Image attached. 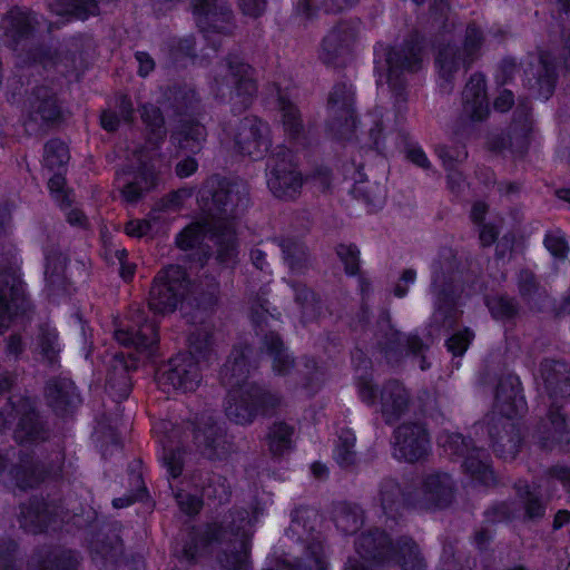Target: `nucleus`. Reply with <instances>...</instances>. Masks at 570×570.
Instances as JSON below:
<instances>
[{
  "label": "nucleus",
  "instance_id": "27",
  "mask_svg": "<svg viewBox=\"0 0 570 570\" xmlns=\"http://www.w3.org/2000/svg\"><path fill=\"white\" fill-rule=\"evenodd\" d=\"M488 434L497 455L504 460L515 458L522 444V435L514 419L491 415Z\"/></svg>",
  "mask_w": 570,
  "mask_h": 570
},
{
  "label": "nucleus",
  "instance_id": "46",
  "mask_svg": "<svg viewBox=\"0 0 570 570\" xmlns=\"http://www.w3.org/2000/svg\"><path fill=\"white\" fill-rule=\"evenodd\" d=\"M219 301L218 288H206L187 295L186 303L181 309V316L188 324H195L200 315L213 313Z\"/></svg>",
  "mask_w": 570,
  "mask_h": 570
},
{
  "label": "nucleus",
  "instance_id": "30",
  "mask_svg": "<svg viewBox=\"0 0 570 570\" xmlns=\"http://www.w3.org/2000/svg\"><path fill=\"white\" fill-rule=\"evenodd\" d=\"M527 410L520 379L507 374L499 380L491 415L514 419Z\"/></svg>",
  "mask_w": 570,
  "mask_h": 570
},
{
  "label": "nucleus",
  "instance_id": "48",
  "mask_svg": "<svg viewBox=\"0 0 570 570\" xmlns=\"http://www.w3.org/2000/svg\"><path fill=\"white\" fill-rule=\"evenodd\" d=\"M294 426L285 421H275L268 426L265 441L273 459H281L294 449Z\"/></svg>",
  "mask_w": 570,
  "mask_h": 570
},
{
  "label": "nucleus",
  "instance_id": "3",
  "mask_svg": "<svg viewBox=\"0 0 570 570\" xmlns=\"http://www.w3.org/2000/svg\"><path fill=\"white\" fill-rule=\"evenodd\" d=\"M10 214L0 207V238L6 234ZM32 304L22 279L18 254L13 248L0 252V335L24 318Z\"/></svg>",
  "mask_w": 570,
  "mask_h": 570
},
{
  "label": "nucleus",
  "instance_id": "4",
  "mask_svg": "<svg viewBox=\"0 0 570 570\" xmlns=\"http://www.w3.org/2000/svg\"><path fill=\"white\" fill-rule=\"evenodd\" d=\"M199 208L213 219L229 220L248 207L249 190L245 184L220 174L209 175L196 193Z\"/></svg>",
  "mask_w": 570,
  "mask_h": 570
},
{
  "label": "nucleus",
  "instance_id": "6",
  "mask_svg": "<svg viewBox=\"0 0 570 570\" xmlns=\"http://www.w3.org/2000/svg\"><path fill=\"white\" fill-rule=\"evenodd\" d=\"M248 512L244 509H229L219 520L207 521L203 525H191L178 554L180 561L195 564L202 553L214 546L226 542L248 524Z\"/></svg>",
  "mask_w": 570,
  "mask_h": 570
},
{
  "label": "nucleus",
  "instance_id": "63",
  "mask_svg": "<svg viewBox=\"0 0 570 570\" xmlns=\"http://www.w3.org/2000/svg\"><path fill=\"white\" fill-rule=\"evenodd\" d=\"M196 187L185 185L160 197L153 206L149 216L154 213H169L180 210L185 202L195 195Z\"/></svg>",
  "mask_w": 570,
  "mask_h": 570
},
{
  "label": "nucleus",
  "instance_id": "24",
  "mask_svg": "<svg viewBox=\"0 0 570 570\" xmlns=\"http://www.w3.org/2000/svg\"><path fill=\"white\" fill-rule=\"evenodd\" d=\"M19 462L8 470V481L20 491L35 489L50 479L52 465L38 460L32 451H19Z\"/></svg>",
  "mask_w": 570,
  "mask_h": 570
},
{
  "label": "nucleus",
  "instance_id": "32",
  "mask_svg": "<svg viewBox=\"0 0 570 570\" xmlns=\"http://www.w3.org/2000/svg\"><path fill=\"white\" fill-rule=\"evenodd\" d=\"M225 60L233 82L230 94L239 99L243 109H247L258 90L257 82L250 75L253 67L237 53L229 52Z\"/></svg>",
  "mask_w": 570,
  "mask_h": 570
},
{
  "label": "nucleus",
  "instance_id": "55",
  "mask_svg": "<svg viewBox=\"0 0 570 570\" xmlns=\"http://www.w3.org/2000/svg\"><path fill=\"white\" fill-rule=\"evenodd\" d=\"M465 474H470L472 481L483 485H490L494 482V474L490 469L489 455L485 450L481 448H473L471 451L465 450Z\"/></svg>",
  "mask_w": 570,
  "mask_h": 570
},
{
  "label": "nucleus",
  "instance_id": "59",
  "mask_svg": "<svg viewBox=\"0 0 570 570\" xmlns=\"http://www.w3.org/2000/svg\"><path fill=\"white\" fill-rule=\"evenodd\" d=\"M209 232H213V229L207 220L191 222L177 233L175 245L180 250H191L203 244Z\"/></svg>",
  "mask_w": 570,
  "mask_h": 570
},
{
  "label": "nucleus",
  "instance_id": "41",
  "mask_svg": "<svg viewBox=\"0 0 570 570\" xmlns=\"http://www.w3.org/2000/svg\"><path fill=\"white\" fill-rule=\"evenodd\" d=\"M168 65L176 70H185L198 58L197 41L194 35L170 37L161 48Z\"/></svg>",
  "mask_w": 570,
  "mask_h": 570
},
{
  "label": "nucleus",
  "instance_id": "60",
  "mask_svg": "<svg viewBox=\"0 0 570 570\" xmlns=\"http://www.w3.org/2000/svg\"><path fill=\"white\" fill-rule=\"evenodd\" d=\"M70 160V149L68 144L59 137L50 138L43 146V166L49 170L66 171Z\"/></svg>",
  "mask_w": 570,
  "mask_h": 570
},
{
  "label": "nucleus",
  "instance_id": "35",
  "mask_svg": "<svg viewBox=\"0 0 570 570\" xmlns=\"http://www.w3.org/2000/svg\"><path fill=\"white\" fill-rule=\"evenodd\" d=\"M207 139V129L197 117L177 119L171 132L170 142L181 151L197 155Z\"/></svg>",
  "mask_w": 570,
  "mask_h": 570
},
{
  "label": "nucleus",
  "instance_id": "49",
  "mask_svg": "<svg viewBox=\"0 0 570 570\" xmlns=\"http://www.w3.org/2000/svg\"><path fill=\"white\" fill-rule=\"evenodd\" d=\"M286 570H331L325 554V546L318 539H312L304 548L302 557L285 563Z\"/></svg>",
  "mask_w": 570,
  "mask_h": 570
},
{
  "label": "nucleus",
  "instance_id": "23",
  "mask_svg": "<svg viewBox=\"0 0 570 570\" xmlns=\"http://www.w3.org/2000/svg\"><path fill=\"white\" fill-rule=\"evenodd\" d=\"M43 396L52 414L63 421L72 419L82 404V396L76 383L63 376L49 379L43 387Z\"/></svg>",
  "mask_w": 570,
  "mask_h": 570
},
{
  "label": "nucleus",
  "instance_id": "40",
  "mask_svg": "<svg viewBox=\"0 0 570 570\" xmlns=\"http://www.w3.org/2000/svg\"><path fill=\"white\" fill-rule=\"evenodd\" d=\"M81 557L71 548L55 547L35 553L30 570H79Z\"/></svg>",
  "mask_w": 570,
  "mask_h": 570
},
{
  "label": "nucleus",
  "instance_id": "1",
  "mask_svg": "<svg viewBox=\"0 0 570 570\" xmlns=\"http://www.w3.org/2000/svg\"><path fill=\"white\" fill-rule=\"evenodd\" d=\"M542 390L550 401L548 422L538 430V442L542 449L552 450L566 443L570 451V431L559 410L570 397V367L561 361L544 360L540 364Z\"/></svg>",
  "mask_w": 570,
  "mask_h": 570
},
{
  "label": "nucleus",
  "instance_id": "7",
  "mask_svg": "<svg viewBox=\"0 0 570 570\" xmlns=\"http://www.w3.org/2000/svg\"><path fill=\"white\" fill-rule=\"evenodd\" d=\"M279 396L262 382L234 384L226 394L225 414L242 426L253 424L259 417H268L279 406Z\"/></svg>",
  "mask_w": 570,
  "mask_h": 570
},
{
  "label": "nucleus",
  "instance_id": "57",
  "mask_svg": "<svg viewBox=\"0 0 570 570\" xmlns=\"http://www.w3.org/2000/svg\"><path fill=\"white\" fill-rule=\"evenodd\" d=\"M401 483L394 478H385L380 482L379 498L384 515L390 520L401 517Z\"/></svg>",
  "mask_w": 570,
  "mask_h": 570
},
{
  "label": "nucleus",
  "instance_id": "2",
  "mask_svg": "<svg viewBox=\"0 0 570 570\" xmlns=\"http://www.w3.org/2000/svg\"><path fill=\"white\" fill-rule=\"evenodd\" d=\"M354 546L360 558L374 566H397L401 570L426 568L417 543L409 535H400L393 540L386 530L373 527L362 531Z\"/></svg>",
  "mask_w": 570,
  "mask_h": 570
},
{
  "label": "nucleus",
  "instance_id": "17",
  "mask_svg": "<svg viewBox=\"0 0 570 570\" xmlns=\"http://www.w3.org/2000/svg\"><path fill=\"white\" fill-rule=\"evenodd\" d=\"M7 405L13 410L16 429L14 439L17 443L33 444L39 441H46L49 435L48 423L40 410L35 397L21 395L17 401L10 396Z\"/></svg>",
  "mask_w": 570,
  "mask_h": 570
},
{
  "label": "nucleus",
  "instance_id": "28",
  "mask_svg": "<svg viewBox=\"0 0 570 570\" xmlns=\"http://www.w3.org/2000/svg\"><path fill=\"white\" fill-rule=\"evenodd\" d=\"M276 110L286 140L295 147L306 148L309 145V138L302 111L281 89L277 91Z\"/></svg>",
  "mask_w": 570,
  "mask_h": 570
},
{
  "label": "nucleus",
  "instance_id": "31",
  "mask_svg": "<svg viewBox=\"0 0 570 570\" xmlns=\"http://www.w3.org/2000/svg\"><path fill=\"white\" fill-rule=\"evenodd\" d=\"M137 368L136 358L127 357L124 353L114 356L106 376V392L112 401L121 403L129 397L132 391L130 373Z\"/></svg>",
  "mask_w": 570,
  "mask_h": 570
},
{
  "label": "nucleus",
  "instance_id": "22",
  "mask_svg": "<svg viewBox=\"0 0 570 570\" xmlns=\"http://www.w3.org/2000/svg\"><path fill=\"white\" fill-rule=\"evenodd\" d=\"M202 380V367L194 355L178 352L165 364L159 384L187 393L196 391Z\"/></svg>",
  "mask_w": 570,
  "mask_h": 570
},
{
  "label": "nucleus",
  "instance_id": "26",
  "mask_svg": "<svg viewBox=\"0 0 570 570\" xmlns=\"http://www.w3.org/2000/svg\"><path fill=\"white\" fill-rule=\"evenodd\" d=\"M116 341L138 352H151L159 344V325L148 316L139 315L137 320L115 330Z\"/></svg>",
  "mask_w": 570,
  "mask_h": 570
},
{
  "label": "nucleus",
  "instance_id": "50",
  "mask_svg": "<svg viewBox=\"0 0 570 570\" xmlns=\"http://www.w3.org/2000/svg\"><path fill=\"white\" fill-rule=\"evenodd\" d=\"M528 110L524 111V122L521 126L520 132L514 131L512 135L491 134L488 138L489 149L497 153L510 150L513 155L522 156L528 147L529 139V125H528Z\"/></svg>",
  "mask_w": 570,
  "mask_h": 570
},
{
  "label": "nucleus",
  "instance_id": "8",
  "mask_svg": "<svg viewBox=\"0 0 570 570\" xmlns=\"http://www.w3.org/2000/svg\"><path fill=\"white\" fill-rule=\"evenodd\" d=\"M426 47L428 38L420 30L411 31L401 46H385V78L395 104H406L407 83L404 73L420 69L422 55Z\"/></svg>",
  "mask_w": 570,
  "mask_h": 570
},
{
  "label": "nucleus",
  "instance_id": "61",
  "mask_svg": "<svg viewBox=\"0 0 570 570\" xmlns=\"http://www.w3.org/2000/svg\"><path fill=\"white\" fill-rule=\"evenodd\" d=\"M517 493L524 510V520L538 521L544 517L547 507L535 488L518 484Z\"/></svg>",
  "mask_w": 570,
  "mask_h": 570
},
{
  "label": "nucleus",
  "instance_id": "36",
  "mask_svg": "<svg viewBox=\"0 0 570 570\" xmlns=\"http://www.w3.org/2000/svg\"><path fill=\"white\" fill-rule=\"evenodd\" d=\"M225 481L214 483L213 479H208L207 484L202 489L200 493L177 492L175 498L179 510L189 518H195L204 508V500L217 501L219 504L228 500L230 495L229 489L225 485Z\"/></svg>",
  "mask_w": 570,
  "mask_h": 570
},
{
  "label": "nucleus",
  "instance_id": "56",
  "mask_svg": "<svg viewBox=\"0 0 570 570\" xmlns=\"http://www.w3.org/2000/svg\"><path fill=\"white\" fill-rule=\"evenodd\" d=\"M358 0H322L321 4H316L314 0H297L294 11L295 13L312 21L318 17L320 11L325 13H340L352 8Z\"/></svg>",
  "mask_w": 570,
  "mask_h": 570
},
{
  "label": "nucleus",
  "instance_id": "38",
  "mask_svg": "<svg viewBox=\"0 0 570 570\" xmlns=\"http://www.w3.org/2000/svg\"><path fill=\"white\" fill-rule=\"evenodd\" d=\"M168 108L178 119L199 115L200 97L194 87L186 83L169 86L164 94Z\"/></svg>",
  "mask_w": 570,
  "mask_h": 570
},
{
  "label": "nucleus",
  "instance_id": "51",
  "mask_svg": "<svg viewBox=\"0 0 570 570\" xmlns=\"http://www.w3.org/2000/svg\"><path fill=\"white\" fill-rule=\"evenodd\" d=\"M347 167L348 165L345 166V178L348 177ZM350 167L353 168L350 178L354 181L350 189V194L354 199L361 202L368 212H372L375 207H379V204L373 188L366 185L367 175L364 170V165L362 163H356V160L353 159Z\"/></svg>",
  "mask_w": 570,
  "mask_h": 570
},
{
  "label": "nucleus",
  "instance_id": "34",
  "mask_svg": "<svg viewBox=\"0 0 570 570\" xmlns=\"http://www.w3.org/2000/svg\"><path fill=\"white\" fill-rule=\"evenodd\" d=\"M3 33L11 47L31 40L38 29V19L29 9L18 6L10 8L3 17Z\"/></svg>",
  "mask_w": 570,
  "mask_h": 570
},
{
  "label": "nucleus",
  "instance_id": "52",
  "mask_svg": "<svg viewBox=\"0 0 570 570\" xmlns=\"http://www.w3.org/2000/svg\"><path fill=\"white\" fill-rule=\"evenodd\" d=\"M294 292V302L298 306L302 321H316L323 311L322 298L318 293L308 287L306 284L295 282L292 285Z\"/></svg>",
  "mask_w": 570,
  "mask_h": 570
},
{
  "label": "nucleus",
  "instance_id": "10",
  "mask_svg": "<svg viewBox=\"0 0 570 570\" xmlns=\"http://www.w3.org/2000/svg\"><path fill=\"white\" fill-rule=\"evenodd\" d=\"M266 184L281 200H295L306 183L297 155L285 145L278 146L266 163Z\"/></svg>",
  "mask_w": 570,
  "mask_h": 570
},
{
  "label": "nucleus",
  "instance_id": "58",
  "mask_svg": "<svg viewBox=\"0 0 570 570\" xmlns=\"http://www.w3.org/2000/svg\"><path fill=\"white\" fill-rule=\"evenodd\" d=\"M336 527L346 535L354 534L364 522V511L357 503L343 501L336 507Z\"/></svg>",
  "mask_w": 570,
  "mask_h": 570
},
{
  "label": "nucleus",
  "instance_id": "42",
  "mask_svg": "<svg viewBox=\"0 0 570 570\" xmlns=\"http://www.w3.org/2000/svg\"><path fill=\"white\" fill-rule=\"evenodd\" d=\"M463 62V49L450 43L439 49L435 67L439 76V88L442 94H451L454 88V76Z\"/></svg>",
  "mask_w": 570,
  "mask_h": 570
},
{
  "label": "nucleus",
  "instance_id": "37",
  "mask_svg": "<svg viewBox=\"0 0 570 570\" xmlns=\"http://www.w3.org/2000/svg\"><path fill=\"white\" fill-rule=\"evenodd\" d=\"M422 493L429 509L444 510L454 499L452 478L446 472H432L422 480Z\"/></svg>",
  "mask_w": 570,
  "mask_h": 570
},
{
  "label": "nucleus",
  "instance_id": "15",
  "mask_svg": "<svg viewBox=\"0 0 570 570\" xmlns=\"http://www.w3.org/2000/svg\"><path fill=\"white\" fill-rule=\"evenodd\" d=\"M45 257V293L52 304L67 302L75 292L73 282L67 275L70 264L69 254L59 245H50L43 249Z\"/></svg>",
  "mask_w": 570,
  "mask_h": 570
},
{
  "label": "nucleus",
  "instance_id": "39",
  "mask_svg": "<svg viewBox=\"0 0 570 570\" xmlns=\"http://www.w3.org/2000/svg\"><path fill=\"white\" fill-rule=\"evenodd\" d=\"M81 557L71 548L55 547L35 553L30 570H79Z\"/></svg>",
  "mask_w": 570,
  "mask_h": 570
},
{
  "label": "nucleus",
  "instance_id": "64",
  "mask_svg": "<svg viewBox=\"0 0 570 570\" xmlns=\"http://www.w3.org/2000/svg\"><path fill=\"white\" fill-rule=\"evenodd\" d=\"M38 347L42 360L50 366L59 362V333L55 327L41 326L38 334Z\"/></svg>",
  "mask_w": 570,
  "mask_h": 570
},
{
  "label": "nucleus",
  "instance_id": "25",
  "mask_svg": "<svg viewBox=\"0 0 570 570\" xmlns=\"http://www.w3.org/2000/svg\"><path fill=\"white\" fill-rule=\"evenodd\" d=\"M429 348V344L417 334H403L397 330L385 337L382 346L389 362L401 363L405 357L417 358L422 371H428L431 367V363L425 355Z\"/></svg>",
  "mask_w": 570,
  "mask_h": 570
},
{
  "label": "nucleus",
  "instance_id": "18",
  "mask_svg": "<svg viewBox=\"0 0 570 570\" xmlns=\"http://www.w3.org/2000/svg\"><path fill=\"white\" fill-rule=\"evenodd\" d=\"M393 456L397 461L415 463L424 460L431 450V436L424 423L405 422L393 431Z\"/></svg>",
  "mask_w": 570,
  "mask_h": 570
},
{
  "label": "nucleus",
  "instance_id": "14",
  "mask_svg": "<svg viewBox=\"0 0 570 570\" xmlns=\"http://www.w3.org/2000/svg\"><path fill=\"white\" fill-rule=\"evenodd\" d=\"M180 0H153L154 4L167 6ZM195 23L203 33L230 35L234 12L226 0H190Z\"/></svg>",
  "mask_w": 570,
  "mask_h": 570
},
{
  "label": "nucleus",
  "instance_id": "29",
  "mask_svg": "<svg viewBox=\"0 0 570 570\" xmlns=\"http://www.w3.org/2000/svg\"><path fill=\"white\" fill-rule=\"evenodd\" d=\"M524 86L537 98L548 99L556 86V66L549 52H541L539 57L532 58L523 71Z\"/></svg>",
  "mask_w": 570,
  "mask_h": 570
},
{
  "label": "nucleus",
  "instance_id": "12",
  "mask_svg": "<svg viewBox=\"0 0 570 570\" xmlns=\"http://www.w3.org/2000/svg\"><path fill=\"white\" fill-rule=\"evenodd\" d=\"M331 112L326 120V131L338 142L352 141L355 137L360 119L355 108V87L347 81L334 83L327 98Z\"/></svg>",
  "mask_w": 570,
  "mask_h": 570
},
{
  "label": "nucleus",
  "instance_id": "53",
  "mask_svg": "<svg viewBox=\"0 0 570 570\" xmlns=\"http://www.w3.org/2000/svg\"><path fill=\"white\" fill-rule=\"evenodd\" d=\"M216 245V261L220 265L235 264L238 257V240L235 232L226 224L213 228Z\"/></svg>",
  "mask_w": 570,
  "mask_h": 570
},
{
  "label": "nucleus",
  "instance_id": "13",
  "mask_svg": "<svg viewBox=\"0 0 570 570\" xmlns=\"http://www.w3.org/2000/svg\"><path fill=\"white\" fill-rule=\"evenodd\" d=\"M24 114L29 124L43 129L58 128L66 120L58 91L46 83L36 85L27 92Z\"/></svg>",
  "mask_w": 570,
  "mask_h": 570
},
{
  "label": "nucleus",
  "instance_id": "16",
  "mask_svg": "<svg viewBox=\"0 0 570 570\" xmlns=\"http://www.w3.org/2000/svg\"><path fill=\"white\" fill-rule=\"evenodd\" d=\"M125 552L122 524L117 520L102 521L90 541V554L99 570L116 569Z\"/></svg>",
  "mask_w": 570,
  "mask_h": 570
},
{
  "label": "nucleus",
  "instance_id": "54",
  "mask_svg": "<svg viewBox=\"0 0 570 570\" xmlns=\"http://www.w3.org/2000/svg\"><path fill=\"white\" fill-rule=\"evenodd\" d=\"M140 118L148 135V141L160 146L166 137V120L163 110L153 102L140 106Z\"/></svg>",
  "mask_w": 570,
  "mask_h": 570
},
{
  "label": "nucleus",
  "instance_id": "47",
  "mask_svg": "<svg viewBox=\"0 0 570 570\" xmlns=\"http://www.w3.org/2000/svg\"><path fill=\"white\" fill-rule=\"evenodd\" d=\"M435 153L446 171V187L455 197L462 194L463 160L459 159L456 151L448 145H439Z\"/></svg>",
  "mask_w": 570,
  "mask_h": 570
},
{
  "label": "nucleus",
  "instance_id": "9",
  "mask_svg": "<svg viewBox=\"0 0 570 570\" xmlns=\"http://www.w3.org/2000/svg\"><path fill=\"white\" fill-rule=\"evenodd\" d=\"M193 279L187 269L178 264L160 268L154 276L148 296V307L155 315L181 313L187 295L191 293Z\"/></svg>",
  "mask_w": 570,
  "mask_h": 570
},
{
  "label": "nucleus",
  "instance_id": "21",
  "mask_svg": "<svg viewBox=\"0 0 570 570\" xmlns=\"http://www.w3.org/2000/svg\"><path fill=\"white\" fill-rule=\"evenodd\" d=\"M61 511L60 500H47L33 494L19 504L18 521L23 532L33 535L43 534L58 521Z\"/></svg>",
  "mask_w": 570,
  "mask_h": 570
},
{
  "label": "nucleus",
  "instance_id": "62",
  "mask_svg": "<svg viewBox=\"0 0 570 570\" xmlns=\"http://www.w3.org/2000/svg\"><path fill=\"white\" fill-rule=\"evenodd\" d=\"M187 341L189 348L187 353L193 354L198 364H200V362H207L212 358L215 343L214 334L212 331H207L205 328H196L189 334Z\"/></svg>",
  "mask_w": 570,
  "mask_h": 570
},
{
  "label": "nucleus",
  "instance_id": "44",
  "mask_svg": "<svg viewBox=\"0 0 570 570\" xmlns=\"http://www.w3.org/2000/svg\"><path fill=\"white\" fill-rule=\"evenodd\" d=\"M250 346L248 344L234 345L228 356L226 364L222 370V374L227 380L228 384H243L249 382L248 377L252 370L250 362Z\"/></svg>",
  "mask_w": 570,
  "mask_h": 570
},
{
  "label": "nucleus",
  "instance_id": "20",
  "mask_svg": "<svg viewBox=\"0 0 570 570\" xmlns=\"http://www.w3.org/2000/svg\"><path fill=\"white\" fill-rule=\"evenodd\" d=\"M356 29L347 21H340L323 37L320 59L331 68H344L353 56Z\"/></svg>",
  "mask_w": 570,
  "mask_h": 570
},
{
  "label": "nucleus",
  "instance_id": "19",
  "mask_svg": "<svg viewBox=\"0 0 570 570\" xmlns=\"http://www.w3.org/2000/svg\"><path fill=\"white\" fill-rule=\"evenodd\" d=\"M235 149L252 160H261L272 147L271 129L267 121L258 116L244 117L234 137Z\"/></svg>",
  "mask_w": 570,
  "mask_h": 570
},
{
  "label": "nucleus",
  "instance_id": "5",
  "mask_svg": "<svg viewBox=\"0 0 570 570\" xmlns=\"http://www.w3.org/2000/svg\"><path fill=\"white\" fill-rule=\"evenodd\" d=\"M431 292L435 314L453 323L460 295L463 293V263L451 247H441L431 264Z\"/></svg>",
  "mask_w": 570,
  "mask_h": 570
},
{
  "label": "nucleus",
  "instance_id": "43",
  "mask_svg": "<svg viewBox=\"0 0 570 570\" xmlns=\"http://www.w3.org/2000/svg\"><path fill=\"white\" fill-rule=\"evenodd\" d=\"M47 7L53 16L68 21L85 22L101 12L96 0H49Z\"/></svg>",
  "mask_w": 570,
  "mask_h": 570
},
{
  "label": "nucleus",
  "instance_id": "33",
  "mask_svg": "<svg viewBox=\"0 0 570 570\" xmlns=\"http://www.w3.org/2000/svg\"><path fill=\"white\" fill-rule=\"evenodd\" d=\"M380 412L386 425H394L407 412L410 394L396 379L385 381L380 390Z\"/></svg>",
  "mask_w": 570,
  "mask_h": 570
},
{
  "label": "nucleus",
  "instance_id": "11",
  "mask_svg": "<svg viewBox=\"0 0 570 570\" xmlns=\"http://www.w3.org/2000/svg\"><path fill=\"white\" fill-rule=\"evenodd\" d=\"M268 311L263 304L252 305L248 318L255 336L258 337L259 353L272 362V371L276 376H288L296 366V357L276 330L264 331L267 325Z\"/></svg>",
  "mask_w": 570,
  "mask_h": 570
},
{
  "label": "nucleus",
  "instance_id": "45",
  "mask_svg": "<svg viewBox=\"0 0 570 570\" xmlns=\"http://www.w3.org/2000/svg\"><path fill=\"white\" fill-rule=\"evenodd\" d=\"M489 111L484 76L474 73L465 83V115L473 120H482L489 115Z\"/></svg>",
  "mask_w": 570,
  "mask_h": 570
}]
</instances>
